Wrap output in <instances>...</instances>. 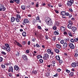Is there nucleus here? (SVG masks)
Masks as SVG:
<instances>
[{
    "mask_svg": "<svg viewBox=\"0 0 78 78\" xmlns=\"http://www.w3.org/2000/svg\"><path fill=\"white\" fill-rule=\"evenodd\" d=\"M2 49L8 52H9L11 51V48L9 47V45L8 43L5 44L4 46L2 47Z\"/></svg>",
    "mask_w": 78,
    "mask_h": 78,
    "instance_id": "f257e3e1",
    "label": "nucleus"
},
{
    "mask_svg": "<svg viewBox=\"0 0 78 78\" xmlns=\"http://www.w3.org/2000/svg\"><path fill=\"white\" fill-rule=\"evenodd\" d=\"M45 21L48 25H52V21L51 20V19L45 17Z\"/></svg>",
    "mask_w": 78,
    "mask_h": 78,
    "instance_id": "f03ea898",
    "label": "nucleus"
},
{
    "mask_svg": "<svg viewBox=\"0 0 78 78\" xmlns=\"http://www.w3.org/2000/svg\"><path fill=\"white\" fill-rule=\"evenodd\" d=\"M74 3V1L73 0H68L66 3L68 6H71L72 5V4Z\"/></svg>",
    "mask_w": 78,
    "mask_h": 78,
    "instance_id": "7ed1b4c3",
    "label": "nucleus"
},
{
    "mask_svg": "<svg viewBox=\"0 0 78 78\" xmlns=\"http://www.w3.org/2000/svg\"><path fill=\"white\" fill-rule=\"evenodd\" d=\"M6 9L5 7L4 6V5L3 4H0V11H5V10H6Z\"/></svg>",
    "mask_w": 78,
    "mask_h": 78,
    "instance_id": "20e7f679",
    "label": "nucleus"
},
{
    "mask_svg": "<svg viewBox=\"0 0 78 78\" xmlns=\"http://www.w3.org/2000/svg\"><path fill=\"white\" fill-rule=\"evenodd\" d=\"M50 56L48 54L46 53L44 55V56L43 57V59H44L45 61H47V59H48L49 58Z\"/></svg>",
    "mask_w": 78,
    "mask_h": 78,
    "instance_id": "39448f33",
    "label": "nucleus"
},
{
    "mask_svg": "<svg viewBox=\"0 0 78 78\" xmlns=\"http://www.w3.org/2000/svg\"><path fill=\"white\" fill-rule=\"evenodd\" d=\"M22 58L24 61H27L28 60V57H27V55H22Z\"/></svg>",
    "mask_w": 78,
    "mask_h": 78,
    "instance_id": "423d86ee",
    "label": "nucleus"
},
{
    "mask_svg": "<svg viewBox=\"0 0 78 78\" xmlns=\"http://www.w3.org/2000/svg\"><path fill=\"white\" fill-rule=\"evenodd\" d=\"M69 45L70 48L71 49H73L75 48V46L72 43H70L69 44Z\"/></svg>",
    "mask_w": 78,
    "mask_h": 78,
    "instance_id": "0eeeda50",
    "label": "nucleus"
},
{
    "mask_svg": "<svg viewBox=\"0 0 78 78\" xmlns=\"http://www.w3.org/2000/svg\"><path fill=\"white\" fill-rule=\"evenodd\" d=\"M47 52L48 54H50L51 55H53L54 54L53 52L51 51V50L50 49H48L47 50Z\"/></svg>",
    "mask_w": 78,
    "mask_h": 78,
    "instance_id": "6e6552de",
    "label": "nucleus"
},
{
    "mask_svg": "<svg viewBox=\"0 0 78 78\" xmlns=\"http://www.w3.org/2000/svg\"><path fill=\"white\" fill-rule=\"evenodd\" d=\"M71 29L72 30V31H73V32H75V31H77V28H76V27H73L71 28Z\"/></svg>",
    "mask_w": 78,
    "mask_h": 78,
    "instance_id": "1a4fd4ad",
    "label": "nucleus"
},
{
    "mask_svg": "<svg viewBox=\"0 0 78 78\" xmlns=\"http://www.w3.org/2000/svg\"><path fill=\"white\" fill-rule=\"evenodd\" d=\"M14 69L16 71H18L19 69V67L18 66L15 65L14 66Z\"/></svg>",
    "mask_w": 78,
    "mask_h": 78,
    "instance_id": "9d476101",
    "label": "nucleus"
},
{
    "mask_svg": "<svg viewBox=\"0 0 78 78\" xmlns=\"http://www.w3.org/2000/svg\"><path fill=\"white\" fill-rule=\"evenodd\" d=\"M60 29L62 31H64L66 30V28L62 26L60 27Z\"/></svg>",
    "mask_w": 78,
    "mask_h": 78,
    "instance_id": "9b49d317",
    "label": "nucleus"
},
{
    "mask_svg": "<svg viewBox=\"0 0 78 78\" xmlns=\"http://www.w3.org/2000/svg\"><path fill=\"white\" fill-rule=\"evenodd\" d=\"M24 23H27L29 22V20L28 19H25L23 20Z\"/></svg>",
    "mask_w": 78,
    "mask_h": 78,
    "instance_id": "f8f14e48",
    "label": "nucleus"
},
{
    "mask_svg": "<svg viewBox=\"0 0 78 78\" xmlns=\"http://www.w3.org/2000/svg\"><path fill=\"white\" fill-rule=\"evenodd\" d=\"M5 65H6V66H11V62H9L5 63Z\"/></svg>",
    "mask_w": 78,
    "mask_h": 78,
    "instance_id": "ddd939ff",
    "label": "nucleus"
},
{
    "mask_svg": "<svg viewBox=\"0 0 78 78\" xmlns=\"http://www.w3.org/2000/svg\"><path fill=\"white\" fill-rule=\"evenodd\" d=\"M71 66L73 68H75L76 66V65L75 64V63H73L71 64Z\"/></svg>",
    "mask_w": 78,
    "mask_h": 78,
    "instance_id": "4468645a",
    "label": "nucleus"
},
{
    "mask_svg": "<svg viewBox=\"0 0 78 78\" xmlns=\"http://www.w3.org/2000/svg\"><path fill=\"white\" fill-rule=\"evenodd\" d=\"M63 48L65 49V48H66L67 47V43L66 42L63 45Z\"/></svg>",
    "mask_w": 78,
    "mask_h": 78,
    "instance_id": "2eb2a0df",
    "label": "nucleus"
},
{
    "mask_svg": "<svg viewBox=\"0 0 78 78\" xmlns=\"http://www.w3.org/2000/svg\"><path fill=\"white\" fill-rule=\"evenodd\" d=\"M16 18H15L14 17H12L11 18V21L12 22H13L15 21Z\"/></svg>",
    "mask_w": 78,
    "mask_h": 78,
    "instance_id": "dca6fc26",
    "label": "nucleus"
},
{
    "mask_svg": "<svg viewBox=\"0 0 78 78\" xmlns=\"http://www.w3.org/2000/svg\"><path fill=\"white\" fill-rule=\"evenodd\" d=\"M66 12L64 11H62L61 12V14L63 16H66Z\"/></svg>",
    "mask_w": 78,
    "mask_h": 78,
    "instance_id": "f3484780",
    "label": "nucleus"
},
{
    "mask_svg": "<svg viewBox=\"0 0 78 78\" xmlns=\"http://www.w3.org/2000/svg\"><path fill=\"white\" fill-rule=\"evenodd\" d=\"M67 27L69 29H72V25L71 24H68L67 25Z\"/></svg>",
    "mask_w": 78,
    "mask_h": 78,
    "instance_id": "a211bd4d",
    "label": "nucleus"
},
{
    "mask_svg": "<svg viewBox=\"0 0 78 78\" xmlns=\"http://www.w3.org/2000/svg\"><path fill=\"white\" fill-rule=\"evenodd\" d=\"M54 34L55 35H59V31H55L54 32Z\"/></svg>",
    "mask_w": 78,
    "mask_h": 78,
    "instance_id": "6ab92c4d",
    "label": "nucleus"
},
{
    "mask_svg": "<svg viewBox=\"0 0 78 78\" xmlns=\"http://www.w3.org/2000/svg\"><path fill=\"white\" fill-rule=\"evenodd\" d=\"M54 50L55 52V53H59V50L58 49L55 48L54 49Z\"/></svg>",
    "mask_w": 78,
    "mask_h": 78,
    "instance_id": "aec40b11",
    "label": "nucleus"
},
{
    "mask_svg": "<svg viewBox=\"0 0 78 78\" xmlns=\"http://www.w3.org/2000/svg\"><path fill=\"white\" fill-rule=\"evenodd\" d=\"M21 8L23 10H25V5H22L21 6Z\"/></svg>",
    "mask_w": 78,
    "mask_h": 78,
    "instance_id": "412c9836",
    "label": "nucleus"
},
{
    "mask_svg": "<svg viewBox=\"0 0 78 78\" xmlns=\"http://www.w3.org/2000/svg\"><path fill=\"white\" fill-rule=\"evenodd\" d=\"M55 63H56V62H55V60H53L52 62V64L51 65V66H52L55 67Z\"/></svg>",
    "mask_w": 78,
    "mask_h": 78,
    "instance_id": "4be33fe9",
    "label": "nucleus"
},
{
    "mask_svg": "<svg viewBox=\"0 0 78 78\" xmlns=\"http://www.w3.org/2000/svg\"><path fill=\"white\" fill-rule=\"evenodd\" d=\"M22 35L23 37H25L27 36V33L25 32H23L22 33Z\"/></svg>",
    "mask_w": 78,
    "mask_h": 78,
    "instance_id": "5701e85b",
    "label": "nucleus"
},
{
    "mask_svg": "<svg viewBox=\"0 0 78 78\" xmlns=\"http://www.w3.org/2000/svg\"><path fill=\"white\" fill-rule=\"evenodd\" d=\"M55 26H59V23L58 22L55 21Z\"/></svg>",
    "mask_w": 78,
    "mask_h": 78,
    "instance_id": "b1692460",
    "label": "nucleus"
},
{
    "mask_svg": "<svg viewBox=\"0 0 78 78\" xmlns=\"http://www.w3.org/2000/svg\"><path fill=\"white\" fill-rule=\"evenodd\" d=\"M37 59H41V58H42V56L40 55H37Z\"/></svg>",
    "mask_w": 78,
    "mask_h": 78,
    "instance_id": "393cba45",
    "label": "nucleus"
},
{
    "mask_svg": "<svg viewBox=\"0 0 78 78\" xmlns=\"http://www.w3.org/2000/svg\"><path fill=\"white\" fill-rule=\"evenodd\" d=\"M55 58L57 61H59L60 60V57H59V55L56 56H55Z\"/></svg>",
    "mask_w": 78,
    "mask_h": 78,
    "instance_id": "a878e982",
    "label": "nucleus"
},
{
    "mask_svg": "<svg viewBox=\"0 0 78 78\" xmlns=\"http://www.w3.org/2000/svg\"><path fill=\"white\" fill-rule=\"evenodd\" d=\"M13 1L16 2V3H17V4L20 3V0H13Z\"/></svg>",
    "mask_w": 78,
    "mask_h": 78,
    "instance_id": "bb28decb",
    "label": "nucleus"
},
{
    "mask_svg": "<svg viewBox=\"0 0 78 78\" xmlns=\"http://www.w3.org/2000/svg\"><path fill=\"white\" fill-rule=\"evenodd\" d=\"M9 69L11 70L12 72H13V68L12 66H10L9 67Z\"/></svg>",
    "mask_w": 78,
    "mask_h": 78,
    "instance_id": "cd10ccee",
    "label": "nucleus"
},
{
    "mask_svg": "<svg viewBox=\"0 0 78 78\" xmlns=\"http://www.w3.org/2000/svg\"><path fill=\"white\" fill-rule=\"evenodd\" d=\"M16 43L17 44V45L19 46V47H22V45H21L20 43L16 41Z\"/></svg>",
    "mask_w": 78,
    "mask_h": 78,
    "instance_id": "c85d7f7f",
    "label": "nucleus"
},
{
    "mask_svg": "<svg viewBox=\"0 0 78 78\" xmlns=\"http://www.w3.org/2000/svg\"><path fill=\"white\" fill-rule=\"evenodd\" d=\"M16 18H17L18 19H21V17H20V16L19 14H17L16 15Z\"/></svg>",
    "mask_w": 78,
    "mask_h": 78,
    "instance_id": "c756f323",
    "label": "nucleus"
},
{
    "mask_svg": "<svg viewBox=\"0 0 78 78\" xmlns=\"http://www.w3.org/2000/svg\"><path fill=\"white\" fill-rule=\"evenodd\" d=\"M68 34L69 36L71 37H72L73 36V35H72V33L70 32V31H69L68 32Z\"/></svg>",
    "mask_w": 78,
    "mask_h": 78,
    "instance_id": "7c9ffc66",
    "label": "nucleus"
},
{
    "mask_svg": "<svg viewBox=\"0 0 78 78\" xmlns=\"http://www.w3.org/2000/svg\"><path fill=\"white\" fill-rule=\"evenodd\" d=\"M48 6H49V7H51V8H53V6L51 5V3L50 4H48Z\"/></svg>",
    "mask_w": 78,
    "mask_h": 78,
    "instance_id": "2f4dec72",
    "label": "nucleus"
},
{
    "mask_svg": "<svg viewBox=\"0 0 78 78\" xmlns=\"http://www.w3.org/2000/svg\"><path fill=\"white\" fill-rule=\"evenodd\" d=\"M45 76H46V77H48L50 76V73H47L45 74Z\"/></svg>",
    "mask_w": 78,
    "mask_h": 78,
    "instance_id": "473e14b6",
    "label": "nucleus"
},
{
    "mask_svg": "<svg viewBox=\"0 0 78 78\" xmlns=\"http://www.w3.org/2000/svg\"><path fill=\"white\" fill-rule=\"evenodd\" d=\"M69 75L70 76H73V75H74V73H73V72H71L69 74Z\"/></svg>",
    "mask_w": 78,
    "mask_h": 78,
    "instance_id": "72a5a7b5",
    "label": "nucleus"
},
{
    "mask_svg": "<svg viewBox=\"0 0 78 78\" xmlns=\"http://www.w3.org/2000/svg\"><path fill=\"white\" fill-rule=\"evenodd\" d=\"M15 20L17 22H20V20H19V19L17 18H15Z\"/></svg>",
    "mask_w": 78,
    "mask_h": 78,
    "instance_id": "f704fd0d",
    "label": "nucleus"
},
{
    "mask_svg": "<svg viewBox=\"0 0 78 78\" xmlns=\"http://www.w3.org/2000/svg\"><path fill=\"white\" fill-rule=\"evenodd\" d=\"M56 46L57 48H58L59 49L61 48V45H59V44H56Z\"/></svg>",
    "mask_w": 78,
    "mask_h": 78,
    "instance_id": "c9c22d12",
    "label": "nucleus"
},
{
    "mask_svg": "<svg viewBox=\"0 0 78 78\" xmlns=\"http://www.w3.org/2000/svg\"><path fill=\"white\" fill-rule=\"evenodd\" d=\"M1 53L4 55H6V53L5 52H4L3 51H2Z\"/></svg>",
    "mask_w": 78,
    "mask_h": 78,
    "instance_id": "e433bc0d",
    "label": "nucleus"
},
{
    "mask_svg": "<svg viewBox=\"0 0 78 78\" xmlns=\"http://www.w3.org/2000/svg\"><path fill=\"white\" fill-rule=\"evenodd\" d=\"M60 44H64V41L63 40H62L60 41Z\"/></svg>",
    "mask_w": 78,
    "mask_h": 78,
    "instance_id": "4c0bfd02",
    "label": "nucleus"
},
{
    "mask_svg": "<svg viewBox=\"0 0 78 78\" xmlns=\"http://www.w3.org/2000/svg\"><path fill=\"white\" fill-rule=\"evenodd\" d=\"M69 25H73V23L70 20H69Z\"/></svg>",
    "mask_w": 78,
    "mask_h": 78,
    "instance_id": "58836bf2",
    "label": "nucleus"
},
{
    "mask_svg": "<svg viewBox=\"0 0 78 78\" xmlns=\"http://www.w3.org/2000/svg\"><path fill=\"white\" fill-rule=\"evenodd\" d=\"M1 66L2 68V69H5V65L3 64L1 65Z\"/></svg>",
    "mask_w": 78,
    "mask_h": 78,
    "instance_id": "ea45409f",
    "label": "nucleus"
},
{
    "mask_svg": "<svg viewBox=\"0 0 78 78\" xmlns=\"http://www.w3.org/2000/svg\"><path fill=\"white\" fill-rule=\"evenodd\" d=\"M36 20H40V18H39V16L37 17Z\"/></svg>",
    "mask_w": 78,
    "mask_h": 78,
    "instance_id": "a19ab883",
    "label": "nucleus"
},
{
    "mask_svg": "<svg viewBox=\"0 0 78 78\" xmlns=\"http://www.w3.org/2000/svg\"><path fill=\"white\" fill-rule=\"evenodd\" d=\"M16 55L17 56H19V55H20V53L19 52V51H17L16 52Z\"/></svg>",
    "mask_w": 78,
    "mask_h": 78,
    "instance_id": "79ce46f5",
    "label": "nucleus"
},
{
    "mask_svg": "<svg viewBox=\"0 0 78 78\" xmlns=\"http://www.w3.org/2000/svg\"><path fill=\"white\" fill-rule=\"evenodd\" d=\"M39 61L40 63H43L44 61L42 59H41L39 60Z\"/></svg>",
    "mask_w": 78,
    "mask_h": 78,
    "instance_id": "37998d69",
    "label": "nucleus"
},
{
    "mask_svg": "<svg viewBox=\"0 0 78 78\" xmlns=\"http://www.w3.org/2000/svg\"><path fill=\"white\" fill-rule=\"evenodd\" d=\"M37 28H38V29L40 30L42 29V28H41V27L40 26H37Z\"/></svg>",
    "mask_w": 78,
    "mask_h": 78,
    "instance_id": "c03bdc74",
    "label": "nucleus"
},
{
    "mask_svg": "<svg viewBox=\"0 0 78 78\" xmlns=\"http://www.w3.org/2000/svg\"><path fill=\"white\" fill-rule=\"evenodd\" d=\"M62 6V4L61 3H60L58 4V6L59 7H61V6Z\"/></svg>",
    "mask_w": 78,
    "mask_h": 78,
    "instance_id": "a18cd8bd",
    "label": "nucleus"
},
{
    "mask_svg": "<svg viewBox=\"0 0 78 78\" xmlns=\"http://www.w3.org/2000/svg\"><path fill=\"white\" fill-rule=\"evenodd\" d=\"M59 62L60 64H62L63 62V61H62V60L60 59L59 60Z\"/></svg>",
    "mask_w": 78,
    "mask_h": 78,
    "instance_id": "49530a36",
    "label": "nucleus"
},
{
    "mask_svg": "<svg viewBox=\"0 0 78 78\" xmlns=\"http://www.w3.org/2000/svg\"><path fill=\"white\" fill-rule=\"evenodd\" d=\"M66 72H67V73H70V71L67 69H66Z\"/></svg>",
    "mask_w": 78,
    "mask_h": 78,
    "instance_id": "de8ad7c7",
    "label": "nucleus"
},
{
    "mask_svg": "<svg viewBox=\"0 0 78 78\" xmlns=\"http://www.w3.org/2000/svg\"><path fill=\"white\" fill-rule=\"evenodd\" d=\"M3 61V58L2 57H0V62H2Z\"/></svg>",
    "mask_w": 78,
    "mask_h": 78,
    "instance_id": "09e8293b",
    "label": "nucleus"
},
{
    "mask_svg": "<svg viewBox=\"0 0 78 78\" xmlns=\"http://www.w3.org/2000/svg\"><path fill=\"white\" fill-rule=\"evenodd\" d=\"M63 34L65 35V36H67V33L66 31L64 32Z\"/></svg>",
    "mask_w": 78,
    "mask_h": 78,
    "instance_id": "8fccbe9b",
    "label": "nucleus"
},
{
    "mask_svg": "<svg viewBox=\"0 0 78 78\" xmlns=\"http://www.w3.org/2000/svg\"><path fill=\"white\" fill-rule=\"evenodd\" d=\"M33 73H34V74H36L37 73V71L34 70L33 72Z\"/></svg>",
    "mask_w": 78,
    "mask_h": 78,
    "instance_id": "3c124183",
    "label": "nucleus"
},
{
    "mask_svg": "<svg viewBox=\"0 0 78 78\" xmlns=\"http://www.w3.org/2000/svg\"><path fill=\"white\" fill-rule=\"evenodd\" d=\"M32 41H33V42H35V41H36V38L34 37L32 40Z\"/></svg>",
    "mask_w": 78,
    "mask_h": 78,
    "instance_id": "603ef678",
    "label": "nucleus"
},
{
    "mask_svg": "<svg viewBox=\"0 0 78 78\" xmlns=\"http://www.w3.org/2000/svg\"><path fill=\"white\" fill-rule=\"evenodd\" d=\"M70 42H72L73 43H74V40H73V39H71Z\"/></svg>",
    "mask_w": 78,
    "mask_h": 78,
    "instance_id": "864d4df0",
    "label": "nucleus"
},
{
    "mask_svg": "<svg viewBox=\"0 0 78 78\" xmlns=\"http://www.w3.org/2000/svg\"><path fill=\"white\" fill-rule=\"evenodd\" d=\"M74 56H75V57H78V53H76L75 54V55Z\"/></svg>",
    "mask_w": 78,
    "mask_h": 78,
    "instance_id": "5fc2aeb1",
    "label": "nucleus"
},
{
    "mask_svg": "<svg viewBox=\"0 0 78 78\" xmlns=\"http://www.w3.org/2000/svg\"><path fill=\"white\" fill-rule=\"evenodd\" d=\"M53 30H56V28H57V27L56 26H54L53 27Z\"/></svg>",
    "mask_w": 78,
    "mask_h": 78,
    "instance_id": "6e6d98bb",
    "label": "nucleus"
},
{
    "mask_svg": "<svg viewBox=\"0 0 78 78\" xmlns=\"http://www.w3.org/2000/svg\"><path fill=\"white\" fill-rule=\"evenodd\" d=\"M54 11L55 12H56L57 14H58V13H59V11L55 9L54 10Z\"/></svg>",
    "mask_w": 78,
    "mask_h": 78,
    "instance_id": "4d7b16f0",
    "label": "nucleus"
},
{
    "mask_svg": "<svg viewBox=\"0 0 78 78\" xmlns=\"http://www.w3.org/2000/svg\"><path fill=\"white\" fill-rule=\"evenodd\" d=\"M52 41H55L56 40V37H53L52 38Z\"/></svg>",
    "mask_w": 78,
    "mask_h": 78,
    "instance_id": "13d9d810",
    "label": "nucleus"
},
{
    "mask_svg": "<svg viewBox=\"0 0 78 78\" xmlns=\"http://www.w3.org/2000/svg\"><path fill=\"white\" fill-rule=\"evenodd\" d=\"M36 46L37 47H38V48L40 47V45H39V44H36Z\"/></svg>",
    "mask_w": 78,
    "mask_h": 78,
    "instance_id": "bf43d9fd",
    "label": "nucleus"
},
{
    "mask_svg": "<svg viewBox=\"0 0 78 78\" xmlns=\"http://www.w3.org/2000/svg\"><path fill=\"white\" fill-rule=\"evenodd\" d=\"M23 45H25L26 44V41H23L22 42Z\"/></svg>",
    "mask_w": 78,
    "mask_h": 78,
    "instance_id": "052dcab7",
    "label": "nucleus"
},
{
    "mask_svg": "<svg viewBox=\"0 0 78 78\" xmlns=\"http://www.w3.org/2000/svg\"><path fill=\"white\" fill-rule=\"evenodd\" d=\"M66 15L67 16H69L70 15L69 14V12H67L66 13Z\"/></svg>",
    "mask_w": 78,
    "mask_h": 78,
    "instance_id": "680f3d73",
    "label": "nucleus"
},
{
    "mask_svg": "<svg viewBox=\"0 0 78 78\" xmlns=\"http://www.w3.org/2000/svg\"><path fill=\"white\" fill-rule=\"evenodd\" d=\"M26 52L27 53H30V51H29L28 50H26Z\"/></svg>",
    "mask_w": 78,
    "mask_h": 78,
    "instance_id": "e2e57ef3",
    "label": "nucleus"
},
{
    "mask_svg": "<svg viewBox=\"0 0 78 78\" xmlns=\"http://www.w3.org/2000/svg\"><path fill=\"white\" fill-rule=\"evenodd\" d=\"M36 22V20H34L33 21H32V23L34 24L35 23V22Z\"/></svg>",
    "mask_w": 78,
    "mask_h": 78,
    "instance_id": "0e129e2a",
    "label": "nucleus"
},
{
    "mask_svg": "<svg viewBox=\"0 0 78 78\" xmlns=\"http://www.w3.org/2000/svg\"><path fill=\"white\" fill-rule=\"evenodd\" d=\"M10 3H14V2L12 0H10Z\"/></svg>",
    "mask_w": 78,
    "mask_h": 78,
    "instance_id": "69168bd1",
    "label": "nucleus"
},
{
    "mask_svg": "<svg viewBox=\"0 0 78 78\" xmlns=\"http://www.w3.org/2000/svg\"><path fill=\"white\" fill-rule=\"evenodd\" d=\"M57 70L58 72H61V70H62L60 69H57Z\"/></svg>",
    "mask_w": 78,
    "mask_h": 78,
    "instance_id": "338daca9",
    "label": "nucleus"
},
{
    "mask_svg": "<svg viewBox=\"0 0 78 78\" xmlns=\"http://www.w3.org/2000/svg\"><path fill=\"white\" fill-rule=\"evenodd\" d=\"M75 5H78V2L76 1V2H75Z\"/></svg>",
    "mask_w": 78,
    "mask_h": 78,
    "instance_id": "774afa93",
    "label": "nucleus"
}]
</instances>
